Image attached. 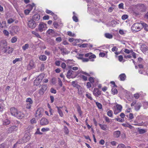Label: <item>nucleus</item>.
<instances>
[{
    "mask_svg": "<svg viewBox=\"0 0 148 148\" xmlns=\"http://www.w3.org/2000/svg\"><path fill=\"white\" fill-rule=\"evenodd\" d=\"M105 36L106 38L110 39L112 38L113 36L112 34L109 33H106Z\"/></svg>",
    "mask_w": 148,
    "mask_h": 148,
    "instance_id": "c85d7f7f",
    "label": "nucleus"
},
{
    "mask_svg": "<svg viewBox=\"0 0 148 148\" xmlns=\"http://www.w3.org/2000/svg\"><path fill=\"white\" fill-rule=\"evenodd\" d=\"M43 19L44 20H48L49 19V16L48 15H46L43 17Z\"/></svg>",
    "mask_w": 148,
    "mask_h": 148,
    "instance_id": "680f3d73",
    "label": "nucleus"
},
{
    "mask_svg": "<svg viewBox=\"0 0 148 148\" xmlns=\"http://www.w3.org/2000/svg\"><path fill=\"white\" fill-rule=\"evenodd\" d=\"M47 89V86L45 85H42L40 89L39 90L38 93L40 95H43Z\"/></svg>",
    "mask_w": 148,
    "mask_h": 148,
    "instance_id": "39448f33",
    "label": "nucleus"
},
{
    "mask_svg": "<svg viewBox=\"0 0 148 148\" xmlns=\"http://www.w3.org/2000/svg\"><path fill=\"white\" fill-rule=\"evenodd\" d=\"M26 102H29V103H28L29 104H32L33 103V101L30 98H28L27 99Z\"/></svg>",
    "mask_w": 148,
    "mask_h": 148,
    "instance_id": "f704fd0d",
    "label": "nucleus"
},
{
    "mask_svg": "<svg viewBox=\"0 0 148 148\" xmlns=\"http://www.w3.org/2000/svg\"><path fill=\"white\" fill-rule=\"evenodd\" d=\"M112 91L114 95L116 94L117 92V89L115 88H113L112 89Z\"/></svg>",
    "mask_w": 148,
    "mask_h": 148,
    "instance_id": "a19ab883",
    "label": "nucleus"
},
{
    "mask_svg": "<svg viewBox=\"0 0 148 148\" xmlns=\"http://www.w3.org/2000/svg\"><path fill=\"white\" fill-rule=\"evenodd\" d=\"M50 92L51 93H53L54 94H55L56 92V90L53 88H52L51 89Z\"/></svg>",
    "mask_w": 148,
    "mask_h": 148,
    "instance_id": "bf43d9fd",
    "label": "nucleus"
},
{
    "mask_svg": "<svg viewBox=\"0 0 148 148\" xmlns=\"http://www.w3.org/2000/svg\"><path fill=\"white\" fill-rule=\"evenodd\" d=\"M0 45L1 47H3L4 49L3 51L4 53L7 52V50L8 51V53L9 54L11 53L13 51L12 48L10 47H8V49L7 48V44L6 41L3 40L1 41L0 43Z\"/></svg>",
    "mask_w": 148,
    "mask_h": 148,
    "instance_id": "f257e3e1",
    "label": "nucleus"
},
{
    "mask_svg": "<svg viewBox=\"0 0 148 148\" xmlns=\"http://www.w3.org/2000/svg\"><path fill=\"white\" fill-rule=\"evenodd\" d=\"M21 58H16L15 60H14L13 61V63L14 64H15L17 62H18V61H21Z\"/></svg>",
    "mask_w": 148,
    "mask_h": 148,
    "instance_id": "e433bc0d",
    "label": "nucleus"
},
{
    "mask_svg": "<svg viewBox=\"0 0 148 148\" xmlns=\"http://www.w3.org/2000/svg\"><path fill=\"white\" fill-rule=\"evenodd\" d=\"M125 146L123 144H121L118 145L117 148H125Z\"/></svg>",
    "mask_w": 148,
    "mask_h": 148,
    "instance_id": "58836bf2",
    "label": "nucleus"
},
{
    "mask_svg": "<svg viewBox=\"0 0 148 148\" xmlns=\"http://www.w3.org/2000/svg\"><path fill=\"white\" fill-rule=\"evenodd\" d=\"M3 33L6 35L7 36H8L9 35V32H8L6 30H4L3 31Z\"/></svg>",
    "mask_w": 148,
    "mask_h": 148,
    "instance_id": "6e6d98bb",
    "label": "nucleus"
},
{
    "mask_svg": "<svg viewBox=\"0 0 148 148\" xmlns=\"http://www.w3.org/2000/svg\"><path fill=\"white\" fill-rule=\"evenodd\" d=\"M28 25L30 28H34L36 27V24L33 20H30L28 21Z\"/></svg>",
    "mask_w": 148,
    "mask_h": 148,
    "instance_id": "423d86ee",
    "label": "nucleus"
},
{
    "mask_svg": "<svg viewBox=\"0 0 148 148\" xmlns=\"http://www.w3.org/2000/svg\"><path fill=\"white\" fill-rule=\"evenodd\" d=\"M40 83L39 82L37 81V80H35L34 82V85H36V86H38L40 84Z\"/></svg>",
    "mask_w": 148,
    "mask_h": 148,
    "instance_id": "c03bdc74",
    "label": "nucleus"
},
{
    "mask_svg": "<svg viewBox=\"0 0 148 148\" xmlns=\"http://www.w3.org/2000/svg\"><path fill=\"white\" fill-rule=\"evenodd\" d=\"M32 33L35 35L36 37L38 38H40L41 37L39 34L37 32H36L34 31H33L32 32Z\"/></svg>",
    "mask_w": 148,
    "mask_h": 148,
    "instance_id": "c9c22d12",
    "label": "nucleus"
},
{
    "mask_svg": "<svg viewBox=\"0 0 148 148\" xmlns=\"http://www.w3.org/2000/svg\"><path fill=\"white\" fill-rule=\"evenodd\" d=\"M17 39L16 37H14L11 39V41L12 43H14L17 41Z\"/></svg>",
    "mask_w": 148,
    "mask_h": 148,
    "instance_id": "79ce46f5",
    "label": "nucleus"
},
{
    "mask_svg": "<svg viewBox=\"0 0 148 148\" xmlns=\"http://www.w3.org/2000/svg\"><path fill=\"white\" fill-rule=\"evenodd\" d=\"M93 94L96 96L98 97L101 94V93L98 88H95L93 91Z\"/></svg>",
    "mask_w": 148,
    "mask_h": 148,
    "instance_id": "f8f14e48",
    "label": "nucleus"
},
{
    "mask_svg": "<svg viewBox=\"0 0 148 148\" xmlns=\"http://www.w3.org/2000/svg\"><path fill=\"white\" fill-rule=\"evenodd\" d=\"M10 123V121L8 119H5L3 121V124L4 125H8Z\"/></svg>",
    "mask_w": 148,
    "mask_h": 148,
    "instance_id": "a211bd4d",
    "label": "nucleus"
},
{
    "mask_svg": "<svg viewBox=\"0 0 148 148\" xmlns=\"http://www.w3.org/2000/svg\"><path fill=\"white\" fill-rule=\"evenodd\" d=\"M31 123L32 124H33L36 123V119L35 118H33L30 121Z\"/></svg>",
    "mask_w": 148,
    "mask_h": 148,
    "instance_id": "3c124183",
    "label": "nucleus"
},
{
    "mask_svg": "<svg viewBox=\"0 0 148 148\" xmlns=\"http://www.w3.org/2000/svg\"><path fill=\"white\" fill-rule=\"evenodd\" d=\"M40 123L42 125H46L48 124L49 121L46 118H42L40 120Z\"/></svg>",
    "mask_w": 148,
    "mask_h": 148,
    "instance_id": "0eeeda50",
    "label": "nucleus"
},
{
    "mask_svg": "<svg viewBox=\"0 0 148 148\" xmlns=\"http://www.w3.org/2000/svg\"><path fill=\"white\" fill-rule=\"evenodd\" d=\"M56 107L58 109V113L59 114L60 116L61 117H62L63 116V114L62 110L60 109V108L58 106H56Z\"/></svg>",
    "mask_w": 148,
    "mask_h": 148,
    "instance_id": "aec40b11",
    "label": "nucleus"
},
{
    "mask_svg": "<svg viewBox=\"0 0 148 148\" xmlns=\"http://www.w3.org/2000/svg\"><path fill=\"white\" fill-rule=\"evenodd\" d=\"M142 25L144 28L145 29L146 31H148V25L145 23H142Z\"/></svg>",
    "mask_w": 148,
    "mask_h": 148,
    "instance_id": "bb28decb",
    "label": "nucleus"
},
{
    "mask_svg": "<svg viewBox=\"0 0 148 148\" xmlns=\"http://www.w3.org/2000/svg\"><path fill=\"white\" fill-rule=\"evenodd\" d=\"M38 77H39L40 79L42 80L44 77V75L43 74H40Z\"/></svg>",
    "mask_w": 148,
    "mask_h": 148,
    "instance_id": "774afa93",
    "label": "nucleus"
},
{
    "mask_svg": "<svg viewBox=\"0 0 148 148\" xmlns=\"http://www.w3.org/2000/svg\"><path fill=\"white\" fill-rule=\"evenodd\" d=\"M40 19V16L38 14H35L33 16V19L35 21H38Z\"/></svg>",
    "mask_w": 148,
    "mask_h": 148,
    "instance_id": "dca6fc26",
    "label": "nucleus"
},
{
    "mask_svg": "<svg viewBox=\"0 0 148 148\" xmlns=\"http://www.w3.org/2000/svg\"><path fill=\"white\" fill-rule=\"evenodd\" d=\"M46 59L47 57L44 55H41L39 57V59L41 60L45 61L46 60Z\"/></svg>",
    "mask_w": 148,
    "mask_h": 148,
    "instance_id": "393cba45",
    "label": "nucleus"
},
{
    "mask_svg": "<svg viewBox=\"0 0 148 148\" xmlns=\"http://www.w3.org/2000/svg\"><path fill=\"white\" fill-rule=\"evenodd\" d=\"M88 45L87 44H83L79 46V47H87V45Z\"/></svg>",
    "mask_w": 148,
    "mask_h": 148,
    "instance_id": "e2e57ef3",
    "label": "nucleus"
},
{
    "mask_svg": "<svg viewBox=\"0 0 148 148\" xmlns=\"http://www.w3.org/2000/svg\"><path fill=\"white\" fill-rule=\"evenodd\" d=\"M142 26V23H136L133 25L131 27V29L133 31L137 32L140 30Z\"/></svg>",
    "mask_w": 148,
    "mask_h": 148,
    "instance_id": "f03ea898",
    "label": "nucleus"
},
{
    "mask_svg": "<svg viewBox=\"0 0 148 148\" xmlns=\"http://www.w3.org/2000/svg\"><path fill=\"white\" fill-rule=\"evenodd\" d=\"M49 128H42V129H41V131L42 132H46V131H48L49 130Z\"/></svg>",
    "mask_w": 148,
    "mask_h": 148,
    "instance_id": "09e8293b",
    "label": "nucleus"
},
{
    "mask_svg": "<svg viewBox=\"0 0 148 148\" xmlns=\"http://www.w3.org/2000/svg\"><path fill=\"white\" fill-rule=\"evenodd\" d=\"M46 12L47 14H50L51 15L54 14V13L53 12L51 11L48 10H46Z\"/></svg>",
    "mask_w": 148,
    "mask_h": 148,
    "instance_id": "603ef678",
    "label": "nucleus"
},
{
    "mask_svg": "<svg viewBox=\"0 0 148 148\" xmlns=\"http://www.w3.org/2000/svg\"><path fill=\"white\" fill-rule=\"evenodd\" d=\"M47 29V25L46 24L41 22L39 25L38 29L40 32H42Z\"/></svg>",
    "mask_w": 148,
    "mask_h": 148,
    "instance_id": "20e7f679",
    "label": "nucleus"
},
{
    "mask_svg": "<svg viewBox=\"0 0 148 148\" xmlns=\"http://www.w3.org/2000/svg\"><path fill=\"white\" fill-rule=\"evenodd\" d=\"M97 106L98 108L99 109H101L102 108V105L100 103L97 102L96 103Z\"/></svg>",
    "mask_w": 148,
    "mask_h": 148,
    "instance_id": "ea45409f",
    "label": "nucleus"
},
{
    "mask_svg": "<svg viewBox=\"0 0 148 148\" xmlns=\"http://www.w3.org/2000/svg\"><path fill=\"white\" fill-rule=\"evenodd\" d=\"M141 49L142 51L145 52L148 50L147 47L145 45H143L141 46Z\"/></svg>",
    "mask_w": 148,
    "mask_h": 148,
    "instance_id": "cd10ccee",
    "label": "nucleus"
},
{
    "mask_svg": "<svg viewBox=\"0 0 148 148\" xmlns=\"http://www.w3.org/2000/svg\"><path fill=\"white\" fill-rule=\"evenodd\" d=\"M77 111L80 116H81L82 114V112L81 111L80 106L78 105L77 107Z\"/></svg>",
    "mask_w": 148,
    "mask_h": 148,
    "instance_id": "4be33fe9",
    "label": "nucleus"
},
{
    "mask_svg": "<svg viewBox=\"0 0 148 148\" xmlns=\"http://www.w3.org/2000/svg\"><path fill=\"white\" fill-rule=\"evenodd\" d=\"M99 125L100 127H101V128L104 130H107V126L106 125H102L101 124L99 123Z\"/></svg>",
    "mask_w": 148,
    "mask_h": 148,
    "instance_id": "6ab92c4d",
    "label": "nucleus"
},
{
    "mask_svg": "<svg viewBox=\"0 0 148 148\" xmlns=\"http://www.w3.org/2000/svg\"><path fill=\"white\" fill-rule=\"evenodd\" d=\"M67 33L68 35L71 36H74L75 35V34L72 33L70 31H69Z\"/></svg>",
    "mask_w": 148,
    "mask_h": 148,
    "instance_id": "5fc2aeb1",
    "label": "nucleus"
},
{
    "mask_svg": "<svg viewBox=\"0 0 148 148\" xmlns=\"http://www.w3.org/2000/svg\"><path fill=\"white\" fill-rule=\"evenodd\" d=\"M119 8L120 9H123V4L122 3H121L119 5Z\"/></svg>",
    "mask_w": 148,
    "mask_h": 148,
    "instance_id": "4d7b16f0",
    "label": "nucleus"
},
{
    "mask_svg": "<svg viewBox=\"0 0 148 148\" xmlns=\"http://www.w3.org/2000/svg\"><path fill=\"white\" fill-rule=\"evenodd\" d=\"M64 132L66 134H68L69 133V130L66 127L64 126Z\"/></svg>",
    "mask_w": 148,
    "mask_h": 148,
    "instance_id": "72a5a7b5",
    "label": "nucleus"
},
{
    "mask_svg": "<svg viewBox=\"0 0 148 148\" xmlns=\"http://www.w3.org/2000/svg\"><path fill=\"white\" fill-rule=\"evenodd\" d=\"M16 114L17 115H16L15 116L18 119H22L24 116V114L22 112L20 111H18Z\"/></svg>",
    "mask_w": 148,
    "mask_h": 148,
    "instance_id": "ddd939ff",
    "label": "nucleus"
},
{
    "mask_svg": "<svg viewBox=\"0 0 148 148\" xmlns=\"http://www.w3.org/2000/svg\"><path fill=\"white\" fill-rule=\"evenodd\" d=\"M29 46V45L28 44H26L24 46H22V48L25 51L28 48Z\"/></svg>",
    "mask_w": 148,
    "mask_h": 148,
    "instance_id": "473e14b6",
    "label": "nucleus"
},
{
    "mask_svg": "<svg viewBox=\"0 0 148 148\" xmlns=\"http://www.w3.org/2000/svg\"><path fill=\"white\" fill-rule=\"evenodd\" d=\"M17 128V127L16 126H13L10 127L9 128L10 130H14L16 128Z\"/></svg>",
    "mask_w": 148,
    "mask_h": 148,
    "instance_id": "864d4df0",
    "label": "nucleus"
},
{
    "mask_svg": "<svg viewBox=\"0 0 148 148\" xmlns=\"http://www.w3.org/2000/svg\"><path fill=\"white\" fill-rule=\"evenodd\" d=\"M53 25L54 27L56 28H57L59 26L58 23L56 21L53 23Z\"/></svg>",
    "mask_w": 148,
    "mask_h": 148,
    "instance_id": "37998d69",
    "label": "nucleus"
},
{
    "mask_svg": "<svg viewBox=\"0 0 148 148\" xmlns=\"http://www.w3.org/2000/svg\"><path fill=\"white\" fill-rule=\"evenodd\" d=\"M119 77L121 81H123L125 79L126 76L125 74L122 73L119 75Z\"/></svg>",
    "mask_w": 148,
    "mask_h": 148,
    "instance_id": "f3484780",
    "label": "nucleus"
},
{
    "mask_svg": "<svg viewBox=\"0 0 148 148\" xmlns=\"http://www.w3.org/2000/svg\"><path fill=\"white\" fill-rule=\"evenodd\" d=\"M78 58L82 60L83 62H87L89 61V59L87 58H84L83 57H78Z\"/></svg>",
    "mask_w": 148,
    "mask_h": 148,
    "instance_id": "2f4dec72",
    "label": "nucleus"
},
{
    "mask_svg": "<svg viewBox=\"0 0 148 148\" xmlns=\"http://www.w3.org/2000/svg\"><path fill=\"white\" fill-rule=\"evenodd\" d=\"M128 16L127 15H124L122 16V18L123 20H125L128 18Z\"/></svg>",
    "mask_w": 148,
    "mask_h": 148,
    "instance_id": "13d9d810",
    "label": "nucleus"
},
{
    "mask_svg": "<svg viewBox=\"0 0 148 148\" xmlns=\"http://www.w3.org/2000/svg\"><path fill=\"white\" fill-rule=\"evenodd\" d=\"M4 108V106L3 104H0V112L2 111Z\"/></svg>",
    "mask_w": 148,
    "mask_h": 148,
    "instance_id": "052dcab7",
    "label": "nucleus"
},
{
    "mask_svg": "<svg viewBox=\"0 0 148 148\" xmlns=\"http://www.w3.org/2000/svg\"><path fill=\"white\" fill-rule=\"evenodd\" d=\"M73 21L76 22H77L78 21V19L77 17L75 16H73Z\"/></svg>",
    "mask_w": 148,
    "mask_h": 148,
    "instance_id": "8fccbe9b",
    "label": "nucleus"
},
{
    "mask_svg": "<svg viewBox=\"0 0 148 148\" xmlns=\"http://www.w3.org/2000/svg\"><path fill=\"white\" fill-rule=\"evenodd\" d=\"M13 29L14 32L15 33H16L19 30V27L17 26H15L13 27Z\"/></svg>",
    "mask_w": 148,
    "mask_h": 148,
    "instance_id": "b1692460",
    "label": "nucleus"
},
{
    "mask_svg": "<svg viewBox=\"0 0 148 148\" xmlns=\"http://www.w3.org/2000/svg\"><path fill=\"white\" fill-rule=\"evenodd\" d=\"M55 33V31L53 29H49L47 31V33L49 34H53Z\"/></svg>",
    "mask_w": 148,
    "mask_h": 148,
    "instance_id": "c756f323",
    "label": "nucleus"
},
{
    "mask_svg": "<svg viewBox=\"0 0 148 148\" xmlns=\"http://www.w3.org/2000/svg\"><path fill=\"white\" fill-rule=\"evenodd\" d=\"M32 104L27 103L26 108L27 109H30L31 108Z\"/></svg>",
    "mask_w": 148,
    "mask_h": 148,
    "instance_id": "338daca9",
    "label": "nucleus"
},
{
    "mask_svg": "<svg viewBox=\"0 0 148 148\" xmlns=\"http://www.w3.org/2000/svg\"><path fill=\"white\" fill-rule=\"evenodd\" d=\"M141 107V104H137L135 106V109L136 111H138L140 108Z\"/></svg>",
    "mask_w": 148,
    "mask_h": 148,
    "instance_id": "a878e982",
    "label": "nucleus"
},
{
    "mask_svg": "<svg viewBox=\"0 0 148 148\" xmlns=\"http://www.w3.org/2000/svg\"><path fill=\"white\" fill-rule=\"evenodd\" d=\"M76 72L73 71L71 70H69L67 73L66 76L68 78H73L76 77L77 74H76Z\"/></svg>",
    "mask_w": 148,
    "mask_h": 148,
    "instance_id": "7ed1b4c3",
    "label": "nucleus"
},
{
    "mask_svg": "<svg viewBox=\"0 0 148 148\" xmlns=\"http://www.w3.org/2000/svg\"><path fill=\"white\" fill-rule=\"evenodd\" d=\"M43 113V110L41 109H38L36 112V114H38L39 117H41Z\"/></svg>",
    "mask_w": 148,
    "mask_h": 148,
    "instance_id": "4468645a",
    "label": "nucleus"
},
{
    "mask_svg": "<svg viewBox=\"0 0 148 148\" xmlns=\"http://www.w3.org/2000/svg\"><path fill=\"white\" fill-rule=\"evenodd\" d=\"M134 98L136 99H138L139 97V94L138 93H136L134 95Z\"/></svg>",
    "mask_w": 148,
    "mask_h": 148,
    "instance_id": "69168bd1",
    "label": "nucleus"
},
{
    "mask_svg": "<svg viewBox=\"0 0 148 148\" xmlns=\"http://www.w3.org/2000/svg\"><path fill=\"white\" fill-rule=\"evenodd\" d=\"M139 132L140 134H143L146 131L144 129H140L139 130Z\"/></svg>",
    "mask_w": 148,
    "mask_h": 148,
    "instance_id": "a18cd8bd",
    "label": "nucleus"
},
{
    "mask_svg": "<svg viewBox=\"0 0 148 148\" xmlns=\"http://www.w3.org/2000/svg\"><path fill=\"white\" fill-rule=\"evenodd\" d=\"M77 88L78 89V94L80 95H82L83 91L82 88L80 86V87L79 88Z\"/></svg>",
    "mask_w": 148,
    "mask_h": 148,
    "instance_id": "412c9836",
    "label": "nucleus"
},
{
    "mask_svg": "<svg viewBox=\"0 0 148 148\" xmlns=\"http://www.w3.org/2000/svg\"><path fill=\"white\" fill-rule=\"evenodd\" d=\"M112 112L111 110H109L107 112V115L108 116L111 117L112 116Z\"/></svg>",
    "mask_w": 148,
    "mask_h": 148,
    "instance_id": "49530a36",
    "label": "nucleus"
},
{
    "mask_svg": "<svg viewBox=\"0 0 148 148\" xmlns=\"http://www.w3.org/2000/svg\"><path fill=\"white\" fill-rule=\"evenodd\" d=\"M121 132L119 131H117L114 132L113 135L116 138H119L120 136Z\"/></svg>",
    "mask_w": 148,
    "mask_h": 148,
    "instance_id": "2eb2a0df",
    "label": "nucleus"
},
{
    "mask_svg": "<svg viewBox=\"0 0 148 148\" xmlns=\"http://www.w3.org/2000/svg\"><path fill=\"white\" fill-rule=\"evenodd\" d=\"M59 48L60 49V51H61V54L62 55H64V54H66L67 53H66V50L64 49L61 48L59 47Z\"/></svg>",
    "mask_w": 148,
    "mask_h": 148,
    "instance_id": "7c9ffc66",
    "label": "nucleus"
},
{
    "mask_svg": "<svg viewBox=\"0 0 148 148\" xmlns=\"http://www.w3.org/2000/svg\"><path fill=\"white\" fill-rule=\"evenodd\" d=\"M116 110L114 111V113L115 114H116L120 112L121 111L122 106L121 105L117 104L116 105Z\"/></svg>",
    "mask_w": 148,
    "mask_h": 148,
    "instance_id": "6e6552de",
    "label": "nucleus"
},
{
    "mask_svg": "<svg viewBox=\"0 0 148 148\" xmlns=\"http://www.w3.org/2000/svg\"><path fill=\"white\" fill-rule=\"evenodd\" d=\"M11 114L15 116L17 115L18 111L14 107L11 108L10 109Z\"/></svg>",
    "mask_w": 148,
    "mask_h": 148,
    "instance_id": "1a4fd4ad",
    "label": "nucleus"
},
{
    "mask_svg": "<svg viewBox=\"0 0 148 148\" xmlns=\"http://www.w3.org/2000/svg\"><path fill=\"white\" fill-rule=\"evenodd\" d=\"M72 84L74 87H76L77 88H78L80 87V85L76 84L75 81H72Z\"/></svg>",
    "mask_w": 148,
    "mask_h": 148,
    "instance_id": "5701e85b",
    "label": "nucleus"
},
{
    "mask_svg": "<svg viewBox=\"0 0 148 148\" xmlns=\"http://www.w3.org/2000/svg\"><path fill=\"white\" fill-rule=\"evenodd\" d=\"M14 21L12 18H10L8 20V24H11L14 22Z\"/></svg>",
    "mask_w": 148,
    "mask_h": 148,
    "instance_id": "de8ad7c7",
    "label": "nucleus"
},
{
    "mask_svg": "<svg viewBox=\"0 0 148 148\" xmlns=\"http://www.w3.org/2000/svg\"><path fill=\"white\" fill-rule=\"evenodd\" d=\"M7 146L6 144L5 143H3L0 145V148H6Z\"/></svg>",
    "mask_w": 148,
    "mask_h": 148,
    "instance_id": "4c0bfd02",
    "label": "nucleus"
},
{
    "mask_svg": "<svg viewBox=\"0 0 148 148\" xmlns=\"http://www.w3.org/2000/svg\"><path fill=\"white\" fill-rule=\"evenodd\" d=\"M34 65V61L32 60H31L29 64L27 66V69L28 70H31L33 68Z\"/></svg>",
    "mask_w": 148,
    "mask_h": 148,
    "instance_id": "9b49d317",
    "label": "nucleus"
},
{
    "mask_svg": "<svg viewBox=\"0 0 148 148\" xmlns=\"http://www.w3.org/2000/svg\"><path fill=\"white\" fill-rule=\"evenodd\" d=\"M30 12V10L28 9L24 11L25 14L26 15L28 14Z\"/></svg>",
    "mask_w": 148,
    "mask_h": 148,
    "instance_id": "0e129e2a",
    "label": "nucleus"
},
{
    "mask_svg": "<svg viewBox=\"0 0 148 148\" xmlns=\"http://www.w3.org/2000/svg\"><path fill=\"white\" fill-rule=\"evenodd\" d=\"M137 7L139 8L141 11L144 12L146 9V7L143 4H138L137 5Z\"/></svg>",
    "mask_w": 148,
    "mask_h": 148,
    "instance_id": "9d476101",
    "label": "nucleus"
}]
</instances>
